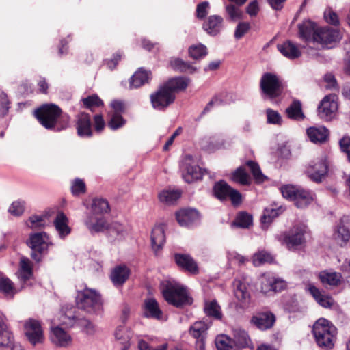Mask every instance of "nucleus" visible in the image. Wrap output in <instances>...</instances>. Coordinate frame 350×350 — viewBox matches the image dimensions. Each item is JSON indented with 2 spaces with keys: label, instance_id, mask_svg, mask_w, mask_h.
<instances>
[{
  "label": "nucleus",
  "instance_id": "1",
  "mask_svg": "<svg viewBox=\"0 0 350 350\" xmlns=\"http://www.w3.org/2000/svg\"><path fill=\"white\" fill-rule=\"evenodd\" d=\"M298 34L302 40L321 44L323 47L331 48L340 40L342 33L336 26H319L318 23H300Z\"/></svg>",
  "mask_w": 350,
  "mask_h": 350
},
{
  "label": "nucleus",
  "instance_id": "2",
  "mask_svg": "<svg viewBox=\"0 0 350 350\" xmlns=\"http://www.w3.org/2000/svg\"><path fill=\"white\" fill-rule=\"evenodd\" d=\"M39 122L46 129L60 131L66 129L70 118L68 114H62L61 109L54 104H46L34 112Z\"/></svg>",
  "mask_w": 350,
  "mask_h": 350
},
{
  "label": "nucleus",
  "instance_id": "3",
  "mask_svg": "<svg viewBox=\"0 0 350 350\" xmlns=\"http://www.w3.org/2000/svg\"><path fill=\"white\" fill-rule=\"evenodd\" d=\"M312 332L317 344L321 348L331 349L336 340L337 329L328 320L319 319L314 324Z\"/></svg>",
  "mask_w": 350,
  "mask_h": 350
},
{
  "label": "nucleus",
  "instance_id": "4",
  "mask_svg": "<svg viewBox=\"0 0 350 350\" xmlns=\"http://www.w3.org/2000/svg\"><path fill=\"white\" fill-rule=\"evenodd\" d=\"M162 294L165 301L176 307L191 304L187 288L176 281H166L162 284Z\"/></svg>",
  "mask_w": 350,
  "mask_h": 350
},
{
  "label": "nucleus",
  "instance_id": "5",
  "mask_svg": "<svg viewBox=\"0 0 350 350\" xmlns=\"http://www.w3.org/2000/svg\"><path fill=\"white\" fill-rule=\"evenodd\" d=\"M77 306L89 313H97L103 310L101 295L96 291L85 288L77 291L76 296Z\"/></svg>",
  "mask_w": 350,
  "mask_h": 350
},
{
  "label": "nucleus",
  "instance_id": "6",
  "mask_svg": "<svg viewBox=\"0 0 350 350\" xmlns=\"http://www.w3.org/2000/svg\"><path fill=\"white\" fill-rule=\"evenodd\" d=\"M260 88L262 93L270 98L278 97L282 92V81L273 73L264 74L260 79Z\"/></svg>",
  "mask_w": 350,
  "mask_h": 350
},
{
  "label": "nucleus",
  "instance_id": "7",
  "mask_svg": "<svg viewBox=\"0 0 350 350\" xmlns=\"http://www.w3.org/2000/svg\"><path fill=\"white\" fill-rule=\"evenodd\" d=\"M305 230L301 227L295 226L287 233L278 236V241L289 250L302 245L305 242Z\"/></svg>",
  "mask_w": 350,
  "mask_h": 350
},
{
  "label": "nucleus",
  "instance_id": "8",
  "mask_svg": "<svg viewBox=\"0 0 350 350\" xmlns=\"http://www.w3.org/2000/svg\"><path fill=\"white\" fill-rule=\"evenodd\" d=\"M211 323L206 321H196L189 328L190 335L196 339V350H205L207 331Z\"/></svg>",
  "mask_w": 350,
  "mask_h": 350
},
{
  "label": "nucleus",
  "instance_id": "9",
  "mask_svg": "<svg viewBox=\"0 0 350 350\" xmlns=\"http://www.w3.org/2000/svg\"><path fill=\"white\" fill-rule=\"evenodd\" d=\"M175 98V94L164 85L150 96L152 107L157 110H163L167 107L174 101Z\"/></svg>",
  "mask_w": 350,
  "mask_h": 350
},
{
  "label": "nucleus",
  "instance_id": "10",
  "mask_svg": "<svg viewBox=\"0 0 350 350\" xmlns=\"http://www.w3.org/2000/svg\"><path fill=\"white\" fill-rule=\"evenodd\" d=\"M23 350L19 343L14 342L12 332L8 329L5 315L0 312V350Z\"/></svg>",
  "mask_w": 350,
  "mask_h": 350
},
{
  "label": "nucleus",
  "instance_id": "11",
  "mask_svg": "<svg viewBox=\"0 0 350 350\" xmlns=\"http://www.w3.org/2000/svg\"><path fill=\"white\" fill-rule=\"evenodd\" d=\"M261 292L265 295L280 291L286 286V282L282 279L276 277L271 273H266L261 275Z\"/></svg>",
  "mask_w": 350,
  "mask_h": 350
},
{
  "label": "nucleus",
  "instance_id": "12",
  "mask_svg": "<svg viewBox=\"0 0 350 350\" xmlns=\"http://www.w3.org/2000/svg\"><path fill=\"white\" fill-rule=\"evenodd\" d=\"M214 193L221 200L229 198L233 204H238L241 201V194L239 191L232 188L224 181L215 183Z\"/></svg>",
  "mask_w": 350,
  "mask_h": 350
},
{
  "label": "nucleus",
  "instance_id": "13",
  "mask_svg": "<svg viewBox=\"0 0 350 350\" xmlns=\"http://www.w3.org/2000/svg\"><path fill=\"white\" fill-rule=\"evenodd\" d=\"M25 333L31 344L36 345L42 343L44 340L40 323L35 319H29L25 324Z\"/></svg>",
  "mask_w": 350,
  "mask_h": 350
},
{
  "label": "nucleus",
  "instance_id": "14",
  "mask_svg": "<svg viewBox=\"0 0 350 350\" xmlns=\"http://www.w3.org/2000/svg\"><path fill=\"white\" fill-rule=\"evenodd\" d=\"M49 237L46 232H38L30 235L28 244L33 250L31 257L37 260H40V256L36 253H42L48 248Z\"/></svg>",
  "mask_w": 350,
  "mask_h": 350
},
{
  "label": "nucleus",
  "instance_id": "15",
  "mask_svg": "<svg viewBox=\"0 0 350 350\" xmlns=\"http://www.w3.org/2000/svg\"><path fill=\"white\" fill-rule=\"evenodd\" d=\"M328 172V165L325 159L312 162L306 170L308 177L313 181L319 183L325 177Z\"/></svg>",
  "mask_w": 350,
  "mask_h": 350
},
{
  "label": "nucleus",
  "instance_id": "16",
  "mask_svg": "<svg viewBox=\"0 0 350 350\" xmlns=\"http://www.w3.org/2000/svg\"><path fill=\"white\" fill-rule=\"evenodd\" d=\"M191 157L187 156L182 165L183 178L187 183H192L194 180L201 179L204 172L206 170H202L198 165L191 164Z\"/></svg>",
  "mask_w": 350,
  "mask_h": 350
},
{
  "label": "nucleus",
  "instance_id": "17",
  "mask_svg": "<svg viewBox=\"0 0 350 350\" xmlns=\"http://www.w3.org/2000/svg\"><path fill=\"white\" fill-rule=\"evenodd\" d=\"M338 109V104L334 95H329L324 97L319 108V116L321 119L330 120L334 116Z\"/></svg>",
  "mask_w": 350,
  "mask_h": 350
},
{
  "label": "nucleus",
  "instance_id": "18",
  "mask_svg": "<svg viewBox=\"0 0 350 350\" xmlns=\"http://www.w3.org/2000/svg\"><path fill=\"white\" fill-rule=\"evenodd\" d=\"M85 224L91 233H98L105 231L108 228V222L105 217L92 213L85 221Z\"/></svg>",
  "mask_w": 350,
  "mask_h": 350
},
{
  "label": "nucleus",
  "instance_id": "19",
  "mask_svg": "<svg viewBox=\"0 0 350 350\" xmlns=\"http://www.w3.org/2000/svg\"><path fill=\"white\" fill-rule=\"evenodd\" d=\"M51 340L55 345L62 347H69L72 343L70 334L59 326L51 329Z\"/></svg>",
  "mask_w": 350,
  "mask_h": 350
},
{
  "label": "nucleus",
  "instance_id": "20",
  "mask_svg": "<svg viewBox=\"0 0 350 350\" xmlns=\"http://www.w3.org/2000/svg\"><path fill=\"white\" fill-rule=\"evenodd\" d=\"M308 290L315 301L321 306L325 308H331L335 305V301L331 296L327 295L323 291H321L314 285L309 284L308 286Z\"/></svg>",
  "mask_w": 350,
  "mask_h": 350
},
{
  "label": "nucleus",
  "instance_id": "21",
  "mask_svg": "<svg viewBox=\"0 0 350 350\" xmlns=\"http://www.w3.org/2000/svg\"><path fill=\"white\" fill-rule=\"evenodd\" d=\"M275 321V316L270 312L257 313L251 319V323L262 330L271 328Z\"/></svg>",
  "mask_w": 350,
  "mask_h": 350
},
{
  "label": "nucleus",
  "instance_id": "22",
  "mask_svg": "<svg viewBox=\"0 0 350 350\" xmlns=\"http://www.w3.org/2000/svg\"><path fill=\"white\" fill-rule=\"evenodd\" d=\"M144 314L146 317L159 321L164 319L163 312L159 308V303L154 298H148L144 300Z\"/></svg>",
  "mask_w": 350,
  "mask_h": 350
},
{
  "label": "nucleus",
  "instance_id": "23",
  "mask_svg": "<svg viewBox=\"0 0 350 350\" xmlns=\"http://www.w3.org/2000/svg\"><path fill=\"white\" fill-rule=\"evenodd\" d=\"M77 134L82 137L92 135L91 119L89 114L80 113L77 117Z\"/></svg>",
  "mask_w": 350,
  "mask_h": 350
},
{
  "label": "nucleus",
  "instance_id": "24",
  "mask_svg": "<svg viewBox=\"0 0 350 350\" xmlns=\"http://www.w3.org/2000/svg\"><path fill=\"white\" fill-rule=\"evenodd\" d=\"M278 50L286 58L293 60L301 55V51L293 42L286 40L277 45Z\"/></svg>",
  "mask_w": 350,
  "mask_h": 350
},
{
  "label": "nucleus",
  "instance_id": "25",
  "mask_svg": "<svg viewBox=\"0 0 350 350\" xmlns=\"http://www.w3.org/2000/svg\"><path fill=\"white\" fill-rule=\"evenodd\" d=\"M306 133L310 140L314 144H322L329 137V131L325 126H312L307 129Z\"/></svg>",
  "mask_w": 350,
  "mask_h": 350
},
{
  "label": "nucleus",
  "instance_id": "26",
  "mask_svg": "<svg viewBox=\"0 0 350 350\" xmlns=\"http://www.w3.org/2000/svg\"><path fill=\"white\" fill-rule=\"evenodd\" d=\"M151 78V72L144 70L138 69L130 78L129 88H138L148 83Z\"/></svg>",
  "mask_w": 350,
  "mask_h": 350
},
{
  "label": "nucleus",
  "instance_id": "27",
  "mask_svg": "<svg viewBox=\"0 0 350 350\" xmlns=\"http://www.w3.org/2000/svg\"><path fill=\"white\" fill-rule=\"evenodd\" d=\"M53 224L60 238L64 239L70 233V228L68 226V219L64 213L59 212L57 214Z\"/></svg>",
  "mask_w": 350,
  "mask_h": 350
},
{
  "label": "nucleus",
  "instance_id": "28",
  "mask_svg": "<svg viewBox=\"0 0 350 350\" xmlns=\"http://www.w3.org/2000/svg\"><path fill=\"white\" fill-rule=\"evenodd\" d=\"M129 275V269L125 265H120L112 271L111 279L114 285L121 286L127 280Z\"/></svg>",
  "mask_w": 350,
  "mask_h": 350
},
{
  "label": "nucleus",
  "instance_id": "29",
  "mask_svg": "<svg viewBox=\"0 0 350 350\" xmlns=\"http://www.w3.org/2000/svg\"><path fill=\"white\" fill-rule=\"evenodd\" d=\"M165 242L164 228L162 226H155L151 233V243L152 249L157 252L160 250Z\"/></svg>",
  "mask_w": 350,
  "mask_h": 350
},
{
  "label": "nucleus",
  "instance_id": "30",
  "mask_svg": "<svg viewBox=\"0 0 350 350\" xmlns=\"http://www.w3.org/2000/svg\"><path fill=\"white\" fill-rule=\"evenodd\" d=\"M176 220L181 226H188L198 218L194 209H183L176 213Z\"/></svg>",
  "mask_w": 350,
  "mask_h": 350
},
{
  "label": "nucleus",
  "instance_id": "31",
  "mask_svg": "<svg viewBox=\"0 0 350 350\" xmlns=\"http://www.w3.org/2000/svg\"><path fill=\"white\" fill-rule=\"evenodd\" d=\"M107 230L109 239L111 242L121 241L127 234L126 228L120 224L114 222L108 224Z\"/></svg>",
  "mask_w": 350,
  "mask_h": 350
},
{
  "label": "nucleus",
  "instance_id": "32",
  "mask_svg": "<svg viewBox=\"0 0 350 350\" xmlns=\"http://www.w3.org/2000/svg\"><path fill=\"white\" fill-rule=\"evenodd\" d=\"M176 264L181 268L191 272L196 273L198 271L197 264L193 259L187 254H176L174 256Z\"/></svg>",
  "mask_w": 350,
  "mask_h": 350
},
{
  "label": "nucleus",
  "instance_id": "33",
  "mask_svg": "<svg viewBox=\"0 0 350 350\" xmlns=\"http://www.w3.org/2000/svg\"><path fill=\"white\" fill-rule=\"evenodd\" d=\"M0 293L8 298H13L18 293L13 282L1 273H0Z\"/></svg>",
  "mask_w": 350,
  "mask_h": 350
},
{
  "label": "nucleus",
  "instance_id": "34",
  "mask_svg": "<svg viewBox=\"0 0 350 350\" xmlns=\"http://www.w3.org/2000/svg\"><path fill=\"white\" fill-rule=\"evenodd\" d=\"M32 276V268L31 261L25 257H22L20 261V270L18 273V278L23 283L22 288L25 287L27 282Z\"/></svg>",
  "mask_w": 350,
  "mask_h": 350
},
{
  "label": "nucleus",
  "instance_id": "35",
  "mask_svg": "<svg viewBox=\"0 0 350 350\" xmlns=\"http://www.w3.org/2000/svg\"><path fill=\"white\" fill-rule=\"evenodd\" d=\"M131 335L130 329L124 325H120L116 329L114 336L116 340L123 345L122 350H127L129 349Z\"/></svg>",
  "mask_w": 350,
  "mask_h": 350
},
{
  "label": "nucleus",
  "instance_id": "36",
  "mask_svg": "<svg viewBox=\"0 0 350 350\" xmlns=\"http://www.w3.org/2000/svg\"><path fill=\"white\" fill-rule=\"evenodd\" d=\"M314 200L313 194L299 187L294 200L295 205L299 208H304Z\"/></svg>",
  "mask_w": 350,
  "mask_h": 350
},
{
  "label": "nucleus",
  "instance_id": "37",
  "mask_svg": "<svg viewBox=\"0 0 350 350\" xmlns=\"http://www.w3.org/2000/svg\"><path fill=\"white\" fill-rule=\"evenodd\" d=\"M190 79L187 77H176L169 80L164 85L172 92L184 90L189 85Z\"/></svg>",
  "mask_w": 350,
  "mask_h": 350
},
{
  "label": "nucleus",
  "instance_id": "38",
  "mask_svg": "<svg viewBox=\"0 0 350 350\" xmlns=\"http://www.w3.org/2000/svg\"><path fill=\"white\" fill-rule=\"evenodd\" d=\"M319 277L323 284L329 286H338L342 281V275L337 272L322 271L319 273Z\"/></svg>",
  "mask_w": 350,
  "mask_h": 350
},
{
  "label": "nucleus",
  "instance_id": "39",
  "mask_svg": "<svg viewBox=\"0 0 350 350\" xmlns=\"http://www.w3.org/2000/svg\"><path fill=\"white\" fill-rule=\"evenodd\" d=\"M170 65L173 70L180 72L192 74L197 70L196 67L180 58H172L170 61Z\"/></svg>",
  "mask_w": 350,
  "mask_h": 350
},
{
  "label": "nucleus",
  "instance_id": "40",
  "mask_svg": "<svg viewBox=\"0 0 350 350\" xmlns=\"http://www.w3.org/2000/svg\"><path fill=\"white\" fill-rule=\"evenodd\" d=\"M286 113L288 118L300 120L305 116L301 109V105L299 100H294L286 109Z\"/></svg>",
  "mask_w": 350,
  "mask_h": 350
},
{
  "label": "nucleus",
  "instance_id": "41",
  "mask_svg": "<svg viewBox=\"0 0 350 350\" xmlns=\"http://www.w3.org/2000/svg\"><path fill=\"white\" fill-rule=\"evenodd\" d=\"M234 342L241 347L253 348L247 333L241 329H237L234 331Z\"/></svg>",
  "mask_w": 350,
  "mask_h": 350
},
{
  "label": "nucleus",
  "instance_id": "42",
  "mask_svg": "<svg viewBox=\"0 0 350 350\" xmlns=\"http://www.w3.org/2000/svg\"><path fill=\"white\" fill-rule=\"evenodd\" d=\"M231 180L242 185H249L252 182L250 175L242 167H238L232 174Z\"/></svg>",
  "mask_w": 350,
  "mask_h": 350
},
{
  "label": "nucleus",
  "instance_id": "43",
  "mask_svg": "<svg viewBox=\"0 0 350 350\" xmlns=\"http://www.w3.org/2000/svg\"><path fill=\"white\" fill-rule=\"evenodd\" d=\"M181 193L178 190H164L159 193L160 202L170 205L176 202L180 197Z\"/></svg>",
  "mask_w": 350,
  "mask_h": 350
},
{
  "label": "nucleus",
  "instance_id": "44",
  "mask_svg": "<svg viewBox=\"0 0 350 350\" xmlns=\"http://www.w3.org/2000/svg\"><path fill=\"white\" fill-rule=\"evenodd\" d=\"M333 238L338 243L342 245L349 240L350 232L344 225L338 224L334 232Z\"/></svg>",
  "mask_w": 350,
  "mask_h": 350
},
{
  "label": "nucleus",
  "instance_id": "45",
  "mask_svg": "<svg viewBox=\"0 0 350 350\" xmlns=\"http://www.w3.org/2000/svg\"><path fill=\"white\" fill-rule=\"evenodd\" d=\"M204 310L206 314L208 317H211L215 319H221L222 317L220 306L216 301H206Z\"/></svg>",
  "mask_w": 350,
  "mask_h": 350
},
{
  "label": "nucleus",
  "instance_id": "46",
  "mask_svg": "<svg viewBox=\"0 0 350 350\" xmlns=\"http://www.w3.org/2000/svg\"><path fill=\"white\" fill-rule=\"evenodd\" d=\"M215 345L217 350H237L233 342L226 335H219L215 339Z\"/></svg>",
  "mask_w": 350,
  "mask_h": 350
},
{
  "label": "nucleus",
  "instance_id": "47",
  "mask_svg": "<svg viewBox=\"0 0 350 350\" xmlns=\"http://www.w3.org/2000/svg\"><path fill=\"white\" fill-rule=\"evenodd\" d=\"M92 208L93 213L96 215L107 213L109 211V205L105 199L96 198L93 200Z\"/></svg>",
  "mask_w": 350,
  "mask_h": 350
},
{
  "label": "nucleus",
  "instance_id": "48",
  "mask_svg": "<svg viewBox=\"0 0 350 350\" xmlns=\"http://www.w3.org/2000/svg\"><path fill=\"white\" fill-rule=\"evenodd\" d=\"M246 165L249 167L256 183H262L267 179V177L262 173L259 165L256 163L248 161Z\"/></svg>",
  "mask_w": 350,
  "mask_h": 350
},
{
  "label": "nucleus",
  "instance_id": "49",
  "mask_svg": "<svg viewBox=\"0 0 350 350\" xmlns=\"http://www.w3.org/2000/svg\"><path fill=\"white\" fill-rule=\"evenodd\" d=\"M234 295L238 300L243 303L248 301L250 298V293L244 284L237 282V287L234 290Z\"/></svg>",
  "mask_w": 350,
  "mask_h": 350
},
{
  "label": "nucleus",
  "instance_id": "50",
  "mask_svg": "<svg viewBox=\"0 0 350 350\" xmlns=\"http://www.w3.org/2000/svg\"><path fill=\"white\" fill-rule=\"evenodd\" d=\"M206 53V48L202 44L192 45L189 48V56L194 59H200L204 57Z\"/></svg>",
  "mask_w": 350,
  "mask_h": 350
},
{
  "label": "nucleus",
  "instance_id": "51",
  "mask_svg": "<svg viewBox=\"0 0 350 350\" xmlns=\"http://www.w3.org/2000/svg\"><path fill=\"white\" fill-rule=\"evenodd\" d=\"M78 325L82 329V331L89 336H93L96 333V325L87 319H80L77 321Z\"/></svg>",
  "mask_w": 350,
  "mask_h": 350
},
{
  "label": "nucleus",
  "instance_id": "52",
  "mask_svg": "<svg viewBox=\"0 0 350 350\" xmlns=\"http://www.w3.org/2000/svg\"><path fill=\"white\" fill-rule=\"evenodd\" d=\"M234 224L244 228H249L252 224V217L246 213H240Z\"/></svg>",
  "mask_w": 350,
  "mask_h": 350
},
{
  "label": "nucleus",
  "instance_id": "53",
  "mask_svg": "<svg viewBox=\"0 0 350 350\" xmlns=\"http://www.w3.org/2000/svg\"><path fill=\"white\" fill-rule=\"evenodd\" d=\"M272 260L271 255L265 251L257 252L253 256V264L255 266H259L265 262H271Z\"/></svg>",
  "mask_w": 350,
  "mask_h": 350
},
{
  "label": "nucleus",
  "instance_id": "54",
  "mask_svg": "<svg viewBox=\"0 0 350 350\" xmlns=\"http://www.w3.org/2000/svg\"><path fill=\"white\" fill-rule=\"evenodd\" d=\"M299 189V187L288 185L282 187L280 191L284 198L294 201Z\"/></svg>",
  "mask_w": 350,
  "mask_h": 350
},
{
  "label": "nucleus",
  "instance_id": "55",
  "mask_svg": "<svg viewBox=\"0 0 350 350\" xmlns=\"http://www.w3.org/2000/svg\"><path fill=\"white\" fill-rule=\"evenodd\" d=\"M81 100L84 106L91 111H93L94 108L100 107L103 105L102 100L97 95L90 96L87 98H83Z\"/></svg>",
  "mask_w": 350,
  "mask_h": 350
},
{
  "label": "nucleus",
  "instance_id": "56",
  "mask_svg": "<svg viewBox=\"0 0 350 350\" xmlns=\"http://www.w3.org/2000/svg\"><path fill=\"white\" fill-rule=\"evenodd\" d=\"M45 215H32L27 221V225L31 228L43 227L45 225Z\"/></svg>",
  "mask_w": 350,
  "mask_h": 350
},
{
  "label": "nucleus",
  "instance_id": "57",
  "mask_svg": "<svg viewBox=\"0 0 350 350\" xmlns=\"http://www.w3.org/2000/svg\"><path fill=\"white\" fill-rule=\"evenodd\" d=\"M25 210V202L18 200L14 202L9 207L8 212L14 216L21 215Z\"/></svg>",
  "mask_w": 350,
  "mask_h": 350
},
{
  "label": "nucleus",
  "instance_id": "58",
  "mask_svg": "<svg viewBox=\"0 0 350 350\" xmlns=\"http://www.w3.org/2000/svg\"><path fill=\"white\" fill-rule=\"evenodd\" d=\"M266 114L268 123L278 125H280L282 124V117L277 111H274L271 109H267L266 111Z\"/></svg>",
  "mask_w": 350,
  "mask_h": 350
},
{
  "label": "nucleus",
  "instance_id": "59",
  "mask_svg": "<svg viewBox=\"0 0 350 350\" xmlns=\"http://www.w3.org/2000/svg\"><path fill=\"white\" fill-rule=\"evenodd\" d=\"M278 214V210L272 208H266L261 217V221L264 224L270 223L272 219L277 217Z\"/></svg>",
  "mask_w": 350,
  "mask_h": 350
},
{
  "label": "nucleus",
  "instance_id": "60",
  "mask_svg": "<svg viewBox=\"0 0 350 350\" xmlns=\"http://www.w3.org/2000/svg\"><path fill=\"white\" fill-rule=\"evenodd\" d=\"M204 30L211 36H216L221 29V23H203Z\"/></svg>",
  "mask_w": 350,
  "mask_h": 350
},
{
  "label": "nucleus",
  "instance_id": "61",
  "mask_svg": "<svg viewBox=\"0 0 350 350\" xmlns=\"http://www.w3.org/2000/svg\"><path fill=\"white\" fill-rule=\"evenodd\" d=\"M250 29V23H238L234 31L235 38L237 40L241 39L248 32Z\"/></svg>",
  "mask_w": 350,
  "mask_h": 350
},
{
  "label": "nucleus",
  "instance_id": "62",
  "mask_svg": "<svg viewBox=\"0 0 350 350\" xmlns=\"http://www.w3.org/2000/svg\"><path fill=\"white\" fill-rule=\"evenodd\" d=\"M71 189L74 195L83 193L85 191V183L82 180L77 178L74 180Z\"/></svg>",
  "mask_w": 350,
  "mask_h": 350
},
{
  "label": "nucleus",
  "instance_id": "63",
  "mask_svg": "<svg viewBox=\"0 0 350 350\" xmlns=\"http://www.w3.org/2000/svg\"><path fill=\"white\" fill-rule=\"evenodd\" d=\"M124 124V120L119 113H113L111 120L109 122V126L113 129H117L122 126Z\"/></svg>",
  "mask_w": 350,
  "mask_h": 350
},
{
  "label": "nucleus",
  "instance_id": "64",
  "mask_svg": "<svg viewBox=\"0 0 350 350\" xmlns=\"http://www.w3.org/2000/svg\"><path fill=\"white\" fill-rule=\"evenodd\" d=\"M341 150L346 153L347 159L350 162V138L343 137L339 142Z\"/></svg>",
  "mask_w": 350,
  "mask_h": 350
}]
</instances>
